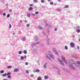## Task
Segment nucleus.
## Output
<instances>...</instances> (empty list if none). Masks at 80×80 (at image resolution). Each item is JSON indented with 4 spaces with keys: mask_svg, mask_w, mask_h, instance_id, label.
Masks as SVG:
<instances>
[{
    "mask_svg": "<svg viewBox=\"0 0 80 80\" xmlns=\"http://www.w3.org/2000/svg\"><path fill=\"white\" fill-rule=\"evenodd\" d=\"M57 72H58V73H60V71H57Z\"/></svg>",
    "mask_w": 80,
    "mask_h": 80,
    "instance_id": "59",
    "label": "nucleus"
},
{
    "mask_svg": "<svg viewBox=\"0 0 80 80\" xmlns=\"http://www.w3.org/2000/svg\"><path fill=\"white\" fill-rule=\"evenodd\" d=\"M38 80H42V78L40 77H39L38 78Z\"/></svg>",
    "mask_w": 80,
    "mask_h": 80,
    "instance_id": "26",
    "label": "nucleus"
},
{
    "mask_svg": "<svg viewBox=\"0 0 80 80\" xmlns=\"http://www.w3.org/2000/svg\"><path fill=\"white\" fill-rule=\"evenodd\" d=\"M57 28H55L54 29V31H57Z\"/></svg>",
    "mask_w": 80,
    "mask_h": 80,
    "instance_id": "49",
    "label": "nucleus"
},
{
    "mask_svg": "<svg viewBox=\"0 0 80 80\" xmlns=\"http://www.w3.org/2000/svg\"><path fill=\"white\" fill-rule=\"evenodd\" d=\"M46 55V58H47L48 60H51V58H50V57H49V56H48L47 55Z\"/></svg>",
    "mask_w": 80,
    "mask_h": 80,
    "instance_id": "12",
    "label": "nucleus"
},
{
    "mask_svg": "<svg viewBox=\"0 0 80 80\" xmlns=\"http://www.w3.org/2000/svg\"><path fill=\"white\" fill-rule=\"evenodd\" d=\"M26 40V38L24 37V38H23L22 39V41H25Z\"/></svg>",
    "mask_w": 80,
    "mask_h": 80,
    "instance_id": "21",
    "label": "nucleus"
},
{
    "mask_svg": "<svg viewBox=\"0 0 80 80\" xmlns=\"http://www.w3.org/2000/svg\"><path fill=\"white\" fill-rule=\"evenodd\" d=\"M79 41L80 42V39H79Z\"/></svg>",
    "mask_w": 80,
    "mask_h": 80,
    "instance_id": "64",
    "label": "nucleus"
},
{
    "mask_svg": "<svg viewBox=\"0 0 80 80\" xmlns=\"http://www.w3.org/2000/svg\"><path fill=\"white\" fill-rule=\"evenodd\" d=\"M15 33H13V35H15Z\"/></svg>",
    "mask_w": 80,
    "mask_h": 80,
    "instance_id": "62",
    "label": "nucleus"
},
{
    "mask_svg": "<svg viewBox=\"0 0 80 80\" xmlns=\"http://www.w3.org/2000/svg\"><path fill=\"white\" fill-rule=\"evenodd\" d=\"M12 68V67L11 66H9L8 67V68Z\"/></svg>",
    "mask_w": 80,
    "mask_h": 80,
    "instance_id": "25",
    "label": "nucleus"
},
{
    "mask_svg": "<svg viewBox=\"0 0 80 80\" xmlns=\"http://www.w3.org/2000/svg\"><path fill=\"white\" fill-rule=\"evenodd\" d=\"M7 73H5L2 75V76L3 77H7Z\"/></svg>",
    "mask_w": 80,
    "mask_h": 80,
    "instance_id": "14",
    "label": "nucleus"
},
{
    "mask_svg": "<svg viewBox=\"0 0 80 80\" xmlns=\"http://www.w3.org/2000/svg\"><path fill=\"white\" fill-rule=\"evenodd\" d=\"M65 49L66 50H68V47L67 46H65Z\"/></svg>",
    "mask_w": 80,
    "mask_h": 80,
    "instance_id": "33",
    "label": "nucleus"
},
{
    "mask_svg": "<svg viewBox=\"0 0 80 80\" xmlns=\"http://www.w3.org/2000/svg\"><path fill=\"white\" fill-rule=\"evenodd\" d=\"M9 27L10 28H11V27H12V25H11V24H9Z\"/></svg>",
    "mask_w": 80,
    "mask_h": 80,
    "instance_id": "46",
    "label": "nucleus"
},
{
    "mask_svg": "<svg viewBox=\"0 0 80 80\" xmlns=\"http://www.w3.org/2000/svg\"><path fill=\"white\" fill-rule=\"evenodd\" d=\"M10 77H11V75H9L8 76V78H10Z\"/></svg>",
    "mask_w": 80,
    "mask_h": 80,
    "instance_id": "42",
    "label": "nucleus"
},
{
    "mask_svg": "<svg viewBox=\"0 0 80 80\" xmlns=\"http://www.w3.org/2000/svg\"><path fill=\"white\" fill-rule=\"evenodd\" d=\"M26 73H29V71L28 70H26Z\"/></svg>",
    "mask_w": 80,
    "mask_h": 80,
    "instance_id": "37",
    "label": "nucleus"
},
{
    "mask_svg": "<svg viewBox=\"0 0 80 80\" xmlns=\"http://www.w3.org/2000/svg\"><path fill=\"white\" fill-rule=\"evenodd\" d=\"M34 38L35 40L36 41H37L38 39V36H37V35H35L34 36Z\"/></svg>",
    "mask_w": 80,
    "mask_h": 80,
    "instance_id": "9",
    "label": "nucleus"
},
{
    "mask_svg": "<svg viewBox=\"0 0 80 80\" xmlns=\"http://www.w3.org/2000/svg\"><path fill=\"white\" fill-rule=\"evenodd\" d=\"M68 63L70 65V67H71V68L72 69H73V70H74L75 68V65H76L77 67L80 68V62L78 61H77L76 62L75 64L74 61L72 60H71L69 61V62H68Z\"/></svg>",
    "mask_w": 80,
    "mask_h": 80,
    "instance_id": "1",
    "label": "nucleus"
},
{
    "mask_svg": "<svg viewBox=\"0 0 80 80\" xmlns=\"http://www.w3.org/2000/svg\"><path fill=\"white\" fill-rule=\"evenodd\" d=\"M70 45L72 47V48L75 47V43L73 42H71L70 44Z\"/></svg>",
    "mask_w": 80,
    "mask_h": 80,
    "instance_id": "6",
    "label": "nucleus"
},
{
    "mask_svg": "<svg viewBox=\"0 0 80 80\" xmlns=\"http://www.w3.org/2000/svg\"><path fill=\"white\" fill-rule=\"evenodd\" d=\"M19 69L17 68H15L13 71V72H19Z\"/></svg>",
    "mask_w": 80,
    "mask_h": 80,
    "instance_id": "7",
    "label": "nucleus"
},
{
    "mask_svg": "<svg viewBox=\"0 0 80 80\" xmlns=\"http://www.w3.org/2000/svg\"><path fill=\"white\" fill-rule=\"evenodd\" d=\"M62 58L64 62L65 63H66V64H68L67 63V60L65 59V57L64 56H62Z\"/></svg>",
    "mask_w": 80,
    "mask_h": 80,
    "instance_id": "5",
    "label": "nucleus"
},
{
    "mask_svg": "<svg viewBox=\"0 0 80 80\" xmlns=\"http://www.w3.org/2000/svg\"><path fill=\"white\" fill-rule=\"evenodd\" d=\"M3 16H5L6 15V13H3Z\"/></svg>",
    "mask_w": 80,
    "mask_h": 80,
    "instance_id": "40",
    "label": "nucleus"
},
{
    "mask_svg": "<svg viewBox=\"0 0 80 80\" xmlns=\"http://www.w3.org/2000/svg\"><path fill=\"white\" fill-rule=\"evenodd\" d=\"M7 17L8 18H9V17H10V14H8L7 16Z\"/></svg>",
    "mask_w": 80,
    "mask_h": 80,
    "instance_id": "35",
    "label": "nucleus"
},
{
    "mask_svg": "<svg viewBox=\"0 0 80 80\" xmlns=\"http://www.w3.org/2000/svg\"><path fill=\"white\" fill-rule=\"evenodd\" d=\"M27 58V56H24V58Z\"/></svg>",
    "mask_w": 80,
    "mask_h": 80,
    "instance_id": "52",
    "label": "nucleus"
},
{
    "mask_svg": "<svg viewBox=\"0 0 80 80\" xmlns=\"http://www.w3.org/2000/svg\"><path fill=\"white\" fill-rule=\"evenodd\" d=\"M35 13L36 14V15H37V14H38V13H39V12H38V11L36 12Z\"/></svg>",
    "mask_w": 80,
    "mask_h": 80,
    "instance_id": "32",
    "label": "nucleus"
},
{
    "mask_svg": "<svg viewBox=\"0 0 80 80\" xmlns=\"http://www.w3.org/2000/svg\"><path fill=\"white\" fill-rule=\"evenodd\" d=\"M6 6H8V4H6Z\"/></svg>",
    "mask_w": 80,
    "mask_h": 80,
    "instance_id": "58",
    "label": "nucleus"
},
{
    "mask_svg": "<svg viewBox=\"0 0 80 80\" xmlns=\"http://www.w3.org/2000/svg\"><path fill=\"white\" fill-rule=\"evenodd\" d=\"M50 5H53V2H50Z\"/></svg>",
    "mask_w": 80,
    "mask_h": 80,
    "instance_id": "41",
    "label": "nucleus"
},
{
    "mask_svg": "<svg viewBox=\"0 0 80 80\" xmlns=\"http://www.w3.org/2000/svg\"><path fill=\"white\" fill-rule=\"evenodd\" d=\"M27 27H30V24H27Z\"/></svg>",
    "mask_w": 80,
    "mask_h": 80,
    "instance_id": "39",
    "label": "nucleus"
},
{
    "mask_svg": "<svg viewBox=\"0 0 80 80\" xmlns=\"http://www.w3.org/2000/svg\"><path fill=\"white\" fill-rule=\"evenodd\" d=\"M58 62H59V63L63 65V66H64V64H63V61H62L60 58H58Z\"/></svg>",
    "mask_w": 80,
    "mask_h": 80,
    "instance_id": "4",
    "label": "nucleus"
},
{
    "mask_svg": "<svg viewBox=\"0 0 80 80\" xmlns=\"http://www.w3.org/2000/svg\"><path fill=\"white\" fill-rule=\"evenodd\" d=\"M20 22H22V20L20 21Z\"/></svg>",
    "mask_w": 80,
    "mask_h": 80,
    "instance_id": "61",
    "label": "nucleus"
},
{
    "mask_svg": "<svg viewBox=\"0 0 80 80\" xmlns=\"http://www.w3.org/2000/svg\"><path fill=\"white\" fill-rule=\"evenodd\" d=\"M58 2H60V1H62V0H58Z\"/></svg>",
    "mask_w": 80,
    "mask_h": 80,
    "instance_id": "56",
    "label": "nucleus"
},
{
    "mask_svg": "<svg viewBox=\"0 0 80 80\" xmlns=\"http://www.w3.org/2000/svg\"><path fill=\"white\" fill-rule=\"evenodd\" d=\"M4 73V70H1L0 71V73Z\"/></svg>",
    "mask_w": 80,
    "mask_h": 80,
    "instance_id": "29",
    "label": "nucleus"
},
{
    "mask_svg": "<svg viewBox=\"0 0 80 80\" xmlns=\"http://www.w3.org/2000/svg\"><path fill=\"white\" fill-rule=\"evenodd\" d=\"M30 7H32V6H33V4H31L30 5Z\"/></svg>",
    "mask_w": 80,
    "mask_h": 80,
    "instance_id": "53",
    "label": "nucleus"
},
{
    "mask_svg": "<svg viewBox=\"0 0 80 80\" xmlns=\"http://www.w3.org/2000/svg\"><path fill=\"white\" fill-rule=\"evenodd\" d=\"M28 10H29V11H31V10H33V8H32V7H30V8H29Z\"/></svg>",
    "mask_w": 80,
    "mask_h": 80,
    "instance_id": "18",
    "label": "nucleus"
},
{
    "mask_svg": "<svg viewBox=\"0 0 80 80\" xmlns=\"http://www.w3.org/2000/svg\"><path fill=\"white\" fill-rule=\"evenodd\" d=\"M24 22L25 23H27V21L26 20H25L24 21Z\"/></svg>",
    "mask_w": 80,
    "mask_h": 80,
    "instance_id": "51",
    "label": "nucleus"
},
{
    "mask_svg": "<svg viewBox=\"0 0 80 80\" xmlns=\"http://www.w3.org/2000/svg\"><path fill=\"white\" fill-rule=\"evenodd\" d=\"M40 72V71L39 69H37L36 70V72Z\"/></svg>",
    "mask_w": 80,
    "mask_h": 80,
    "instance_id": "17",
    "label": "nucleus"
},
{
    "mask_svg": "<svg viewBox=\"0 0 80 80\" xmlns=\"http://www.w3.org/2000/svg\"><path fill=\"white\" fill-rule=\"evenodd\" d=\"M27 16H28V17H30V13H28L27 14Z\"/></svg>",
    "mask_w": 80,
    "mask_h": 80,
    "instance_id": "27",
    "label": "nucleus"
},
{
    "mask_svg": "<svg viewBox=\"0 0 80 80\" xmlns=\"http://www.w3.org/2000/svg\"><path fill=\"white\" fill-rule=\"evenodd\" d=\"M25 64L26 65H28V63L27 62H26L25 63Z\"/></svg>",
    "mask_w": 80,
    "mask_h": 80,
    "instance_id": "44",
    "label": "nucleus"
},
{
    "mask_svg": "<svg viewBox=\"0 0 80 80\" xmlns=\"http://www.w3.org/2000/svg\"><path fill=\"white\" fill-rule=\"evenodd\" d=\"M53 52H54V53L55 55H58V52L57 51V50L55 48H53Z\"/></svg>",
    "mask_w": 80,
    "mask_h": 80,
    "instance_id": "3",
    "label": "nucleus"
},
{
    "mask_svg": "<svg viewBox=\"0 0 80 80\" xmlns=\"http://www.w3.org/2000/svg\"><path fill=\"white\" fill-rule=\"evenodd\" d=\"M44 78L45 79H46V80H47V79H48V76H45Z\"/></svg>",
    "mask_w": 80,
    "mask_h": 80,
    "instance_id": "15",
    "label": "nucleus"
},
{
    "mask_svg": "<svg viewBox=\"0 0 80 80\" xmlns=\"http://www.w3.org/2000/svg\"><path fill=\"white\" fill-rule=\"evenodd\" d=\"M37 63L38 65H40V63H39V61H37Z\"/></svg>",
    "mask_w": 80,
    "mask_h": 80,
    "instance_id": "43",
    "label": "nucleus"
},
{
    "mask_svg": "<svg viewBox=\"0 0 80 80\" xmlns=\"http://www.w3.org/2000/svg\"><path fill=\"white\" fill-rule=\"evenodd\" d=\"M47 62H46L45 64H44L43 65V67L44 68H46L47 66Z\"/></svg>",
    "mask_w": 80,
    "mask_h": 80,
    "instance_id": "8",
    "label": "nucleus"
},
{
    "mask_svg": "<svg viewBox=\"0 0 80 80\" xmlns=\"http://www.w3.org/2000/svg\"><path fill=\"white\" fill-rule=\"evenodd\" d=\"M33 76H34L33 74H31V77H33Z\"/></svg>",
    "mask_w": 80,
    "mask_h": 80,
    "instance_id": "48",
    "label": "nucleus"
},
{
    "mask_svg": "<svg viewBox=\"0 0 80 80\" xmlns=\"http://www.w3.org/2000/svg\"><path fill=\"white\" fill-rule=\"evenodd\" d=\"M23 52L24 54H27V51L26 50H24L23 51Z\"/></svg>",
    "mask_w": 80,
    "mask_h": 80,
    "instance_id": "23",
    "label": "nucleus"
},
{
    "mask_svg": "<svg viewBox=\"0 0 80 80\" xmlns=\"http://www.w3.org/2000/svg\"><path fill=\"white\" fill-rule=\"evenodd\" d=\"M35 43H36V44H40V42H35Z\"/></svg>",
    "mask_w": 80,
    "mask_h": 80,
    "instance_id": "47",
    "label": "nucleus"
},
{
    "mask_svg": "<svg viewBox=\"0 0 80 80\" xmlns=\"http://www.w3.org/2000/svg\"><path fill=\"white\" fill-rule=\"evenodd\" d=\"M37 0H34L33 1L34 2H35V3H37Z\"/></svg>",
    "mask_w": 80,
    "mask_h": 80,
    "instance_id": "38",
    "label": "nucleus"
},
{
    "mask_svg": "<svg viewBox=\"0 0 80 80\" xmlns=\"http://www.w3.org/2000/svg\"><path fill=\"white\" fill-rule=\"evenodd\" d=\"M73 37L74 38H75V35H73Z\"/></svg>",
    "mask_w": 80,
    "mask_h": 80,
    "instance_id": "57",
    "label": "nucleus"
},
{
    "mask_svg": "<svg viewBox=\"0 0 80 80\" xmlns=\"http://www.w3.org/2000/svg\"><path fill=\"white\" fill-rule=\"evenodd\" d=\"M23 59H24V57L23 56H22L21 57V60H23Z\"/></svg>",
    "mask_w": 80,
    "mask_h": 80,
    "instance_id": "31",
    "label": "nucleus"
},
{
    "mask_svg": "<svg viewBox=\"0 0 80 80\" xmlns=\"http://www.w3.org/2000/svg\"><path fill=\"white\" fill-rule=\"evenodd\" d=\"M37 45V43H32V45H31V46L32 47H33L35 46V45Z\"/></svg>",
    "mask_w": 80,
    "mask_h": 80,
    "instance_id": "10",
    "label": "nucleus"
},
{
    "mask_svg": "<svg viewBox=\"0 0 80 80\" xmlns=\"http://www.w3.org/2000/svg\"><path fill=\"white\" fill-rule=\"evenodd\" d=\"M48 55L50 56V57H51L52 59H54V56H53V54L50 51H48Z\"/></svg>",
    "mask_w": 80,
    "mask_h": 80,
    "instance_id": "2",
    "label": "nucleus"
},
{
    "mask_svg": "<svg viewBox=\"0 0 80 80\" xmlns=\"http://www.w3.org/2000/svg\"><path fill=\"white\" fill-rule=\"evenodd\" d=\"M61 11H62V10L60 9L58 10V12H61Z\"/></svg>",
    "mask_w": 80,
    "mask_h": 80,
    "instance_id": "45",
    "label": "nucleus"
},
{
    "mask_svg": "<svg viewBox=\"0 0 80 80\" xmlns=\"http://www.w3.org/2000/svg\"><path fill=\"white\" fill-rule=\"evenodd\" d=\"M33 52H37V49H34L33 50Z\"/></svg>",
    "mask_w": 80,
    "mask_h": 80,
    "instance_id": "16",
    "label": "nucleus"
},
{
    "mask_svg": "<svg viewBox=\"0 0 80 80\" xmlns=\"http://www.w3.org/2000/svg\"><path fill=\"white\" fill-rule=\"evenodd\" d=\"M77 48H78V49H79V48H79V47H78V46L77 47Z\"/></svg>",
    "mask_w": 80,
    "mask_h": 80,
    "instance_id": "55",
    "label": "nucleus"
},
{
    "mask_svg": "<svg viewBox=\"0 0 80 80\" xmlns=\"http://www.w3.org/2000/svg\"><path fill=\"white\" fill-rule=\"evenodd\" d=\"M45 25L46 26V27H47V26H49V28H51V26L50 25H48V24L46 23L45 24Z\"/></svg>",
    "mask_w": 80,
    "mask_h": 80,
    "instance_id": "13",
    "label": "nucleus"
},
{
    "mask_svg": "<svg viewBox=\"0 0 80 80\" xmlns=\"http://www.w3.org/2000/svg\"><path fill=\"white\" fill-rule=\"evenodd\" d=\"M38 28L39 29H41V30H42V29H43V28H42V26H39Z\"/></svg>",
    "mask_w": 80,
    "mask_h": 80,
    "instance_id": "19",
    "label": "nucleus"
},
{
    "mask_svg": "<svg viewBox=\"0 0 80 80\" xmlns=\"http://www.w3.org/2000/svg\"><path fill=\"white\" fill-rule=\"evenodd\" d=\"M11 72H8L7 74V75L8 76V75H11Z\"/></svg>",
    "mask_w": 80,
    "mask_h": 80,
    "instance_id": "24",
    "label": "nucleus"
},
{
    "mask_svg": "<svg viewBox=\"0 0 80 80\" xmlns=\"http://www.w3.org/2000/svg\"><path fill=\"white\" fill-rule=\"evenodd\" d=\"M48 2H50V0H48Z\"/></svg>",
    "mask_w": 80,
    "mask_h": 80,
    "instance_id": "63",
    "label": "nucleus"
},
{
    "mask_svg": "<svg viewBox=\"0 0 80 80\" xmlns=\"http://www.w3.org/2000/svg\"><path fill=\"white\" fill-rule=\"evenodd\" d=\"M44 2H45V1L43 0H42L41 1V2L42 3H44Z\"/></svg>",
    "mask_w": 80,
    "mask_h": 80,
    "instance_id": "34",
    "label": "nucleus"
},
{
    "mask_svg": "<svg viewBox=\"0 0 80 80\" xmlns=\"http://www.w3.org/2000/svg\"><path fill=\"white\" fill-rule=\"evenodd\" d=\"M22 53V51H19L18 54H19V55H21Z\"/></svg>",
    "mask_w": 80,
    "mask_h": 80,
    "instance_id": "22",
    "label": "nucleus"
},
{
    "mask_svg": "<svg viewBox=\"0 0 80 80\" xmlns=\"http://www.w3.org/2000/svg\"><path fill=\"white\" fill-rule=\"evenodd\" d=\"M80 26H78L77 27V29H78H78H80Z\"/></svg>",
    "mask_w": 80,
    "mask_h": 80,
    "instance_id": "36",
    "label": "nucleus"
},
{
    "mask_svg": "<svg viewBox=\"0 0 80 80\" xmlns=\"http://www.w3.org/2000/svg\"><path fill=\"white\" fill-rule=\"evenodd\" d=\"M9 12H12V10L10 9L9 11Z\"/></svg>",
    "mask_w": 80,
    "mask_h": 80,
    "instance_id": "50",
    "label": "nucleus"
},
{
    "mask_svg": "<svg viewBox=\"0 0 80 80\" xmlns=\"http://www.w3.org/2000/svg\"><path fill=\"white\" fill-rule=\"evenodd\" d=\"M77 33H80V29H78L77 30Z\"/></svg>",
    "mask_w": 80,
    "mask_h": 80,
    "instance_id": "28",
    "label": "nucleus"
},
{
    "mask_svg": "<svg viewBox=\"0 0 80 80\" xmlns=\"http://www.w3.org/2000/svg\"><path fill=\"white\" fill-rule=\"evenodd\" d=\"M31 15L32 16H35V14L33 13H31Z\"/></svg>",
    "mask_w": 80,
    "mask_h": 80,
    "instance_id": "30",
    "label": "nucleus"
},
{
    "mask_svg": "<svg viewBox=\"0 0 80 80\" xmlns=\"http://www.w3.org/2000/svg\"><path fill=\"white\" fill-rule=\"evenodd\" d=\"M36 70H33V72H36Z\"/></svg>",
    "mask_w": 80,
    "mask_h": 80,
    "instance_id": "54",
    "label": "nucleus"
},
{
    "mask_svg": "<svg viewBox=\"0 0 80 80\" xmlns=\"http://www.w3.org/2000/svg\"><path fill=\"white\" fill-rule=\"evenodd\" d=\"M68 8V6L67 5H66L64 7V8Z\"/></svg>",
    "mask_w": 80,
    "mask_h": 80,
    "instance_id": "20",
    "label": "nucleus"
},
{
    "mask_svg": "<svg viewBox=\"0 0 80 80\" xmlns=\"http://www.w3.org/2000/svg\"><path fill=\"white\" fill-rule=\"evenodd\" d=\"M49 40H50V38H47L46 42L48 45L49 44Z\"/></svg>",
    "mask_w": 80,
    "mask_h": 80,
    "instance_id": "11",
    "label": "nucleus"
},
{
    "mask_svg": "<svg viewBox=\"0 0 80 80\" xmlns=\"http://www.w3.org/2000/svg\"><path fill=\"white\" fill-rule=\"evenodd\" d=\"M75 58H78V57H75Z\"/></svg>",
    "mask_w": 80,
    "mask_h": 80,
    "instance_id": "60",
    "label": "nucleus"
}]
</instances>
